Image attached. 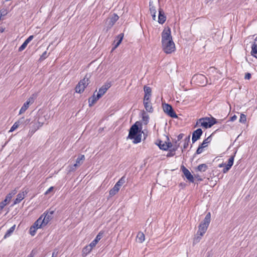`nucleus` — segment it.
Wrapping results in <instances>:
<instances>
[{
	"instance_id": "f257e3e1",
	"label": "nucleus",
	"mask_w": 257,
	"mask_h": 257,
	"mask_svg": "<svg viewBox=\"0 0 257 257\" xmlns=\"http://www.w3.org/2000/svg\"><path fill=\"white\" fill-rule=\"evenodd\" d=\"M162 48L166 54H171L175 50V45L173 40L162 43Z\"/></svg>"
},
{
	"instance_id": "f03ea898",
	"label": "nucleus",
	"mask_w": 257,
	"mask_h": 257,
	"mask_svg": "<svg viewBox=\"0 0 257 257\" xmlns=\"http://www.w3.org/2000/svg\"><path fill=\"white\" fill-rule=\"evenodd\" d=\"M89 84V79L85 77L83 79L81 80L75 87V91L77 93H81L83 92L85 88Z\"/></svg>"
},
{
	"instance_id": "7ed1b4c3",
	"label": "nucleus",
	"mask_w": 257,
	"mask_h": 257,
	"mask_svg": "<svg viewBox=\"0 0 257 257\" xmlns=\"http://www.w3.org/2000/svg\"><path fill=\"white\" fill-rule=\"evenodd\" d=\"M192 79L196 81L199 85L202 86L205 85L207 83V78L203 74H196L193 76Z\"/></svg>"
},
{
	"instance_id": "20e7f679",
	"label": "nucleus",
	"mask_w": 257,
	"mask_h": 257,
	"mask_svg": "<svg viewBox=\"0 0 257 257\" xmlns=\"http://www.w3.org/2000/svg\"><path fill=\"white\" fill-rule=\"evenodd\" d=\"M173 40L170 28H165L162 33V43Z\"/></svg>"
},
{
	"instance_id": "39448f33",
	"label": "nucleus",
	"mask_w": 257,
	"mask_h": 257,
	"mask_svg": "<svg viewBox=\"0 0 257 257\" xmlns=\"http://www.w3.org/2000/svg\"><path fill=\"white\" fill-rule=\"evenodd\" d=\"M119 17L116 14H113L112 16L107 19L105 22V25L107 29H110L118 20Z\"/></svg>"
},
{
	"instance_id": "423d86ee",
	"label": "nucleus",
	"mask_w": 257,
	"mask_h": 257,
	"mask_svg": "<svg viewBox=\"0 0 257 257\" xmlns=\"http://www.w3.org/2000/svg\"><path fill=\"white\" fill-rule=\"evenodd\" d=\"M163 109L164 112L170 117L172 118H177L178 117L171 105L165 104L163 106Z\"/></svg>"
},
{
	"instance_id": "0eeeda50",
	"label": "nucleus",
	"mask_w": 257,
	"mask_h": 257,
	"mask_svg": "<svg viewBox=\"0 0 257 257\" xmlns=\"http://www.w3.org/2000/svg\"><path fill=\"white\" fill-rule=\"evenodd\" d=\"M111 86L110 82H107L104 85H103L98 90L97 92V98H100L109 88Z\"/></svg>"
},
{
	"instance_id": "6e6552de",
	"label": "nucleus",
	"mask_w": 257,
	"mask_h": 257,
	"mask_svg": "<svg viewBox=\"0 0 257 257\" xmlns=\"http://www.w3.org/2000/svg\"><path fill=\"white\" fill-rule=\"evenodd\" d=\"M53 211L48 212H44L40 217H42V221L44 225H46L52 218Z\"/></svg>"
},
{
	"instance_id": "1a4fd4ad",
	"label": "nucleus",
	"mask_w": 257,
	"mask_h": 257,
	"mask_svg": "<svg viewBox=\"0 0 257 257\" xmlns=\"http://www.w3.org/2000/svg\"><path fill=\"white\" fill-rule=\"evenodd\" d=\"M44 118L43 117H39L37 122L35 123L31 128L30 132L31 133H34L44 124Z\"/></svg>"
},
{
	"instance_id": "9d476101",
	"label": "nucleus",
	"mask_w": 257,
	"mask_h": 257,
	"mask_svg": "<svg viewBox=\"0 0 257 257\" xmlns=\"http://www.w3.org/2000/svg\"><path fill=\"white\" fill-rule=\"evenodd\" d=\"M139 132V127L135 123L134 125L132 126V127L130 128L129 134L128 136V138L132 140L135 136L137 135H138Z\"/></svg>"
},
{
	"instance_id": "9b49d317",
	"label": "nucleus",
	"mask_w": 257,
	"mask_h": 257,
	"mask_svg": "<svg viewBox=\"0 0 257 257\" xmlns=\"http://www.w3.org/2000/svg\"><path fill=\"white\" fill-rule=\"evenodd\" d=\"M181 169L185 176L186 178L191 182H194V178L190 171L183 165L181 166Z\"/></svg>"
},
{
	"instance_id": "f8f14e48",
	"label": "nucleus",
	"mask_w": 257,
	"mask_h": 257,
	"mask_svg": "<svg viewBox=\"0 0 257 257\" xmlns=\"http://www.w3.org/2000/svg\"><path fill=\"white\" fill-rule=\"evenodd\" d=\"M202 133V131L201 128H198L193 132L192 137V141L193 143H194L199 139H200Z\"/></svg>"
},
{
	"instance_id": "ddd939ff",
	"label": "nucleus",
	"mask_w": 257,
	"mask_h": 257,
	"mask_svg": "<svg viewBox=\"0 0 257 257\" xmlns=\"http://www.w3.org/2000/svg\"><path fill=\"white\" fill-rule=\"evenodd\" d=\"M143 104L146 110L149 112L152 113L153 112V108L151 103V100H143Z\"/></svg>"
},
{
	"instance_id": "4468645a",
	"label": "nucleus",
	"mask_w": 257,
	"mask_h": 257,
	"mask_svg": "<svg viewBox=\"0 0 257 257\" xmlns=\"http://www.w3.org/2000/svg\"><path fill=\"white\" fill-rule=\"evenodd\" d=\"M27 194V191H25V192L23 191L22 192L19 193L18 194V195H17V198L14 201L13 205H15L16 204H17L20 203L21 202V201H22L24 199V198Z\"/></svg>"
},
{
	"instance_id": "2eb2a0df",
	"label": "nucleus",
	"mask_w": 257,
	"mask_h": 257,
	"mask_svg": "<svg viewBox=\"0 0 257 257\" xmlns=\"http://www.w3.org/2000/svg\"><path fill=\"white\" fill-rule=\"evenodd\" d=\"M209 117H205L200 118L199 120V123L200 124V126L204 127L206 128H210V123H209Z\"/></svg>"
},
{
	"instance_id": "dca6fc26",
	"label": "nucleus",
	"mask_w": 257,
	"mask_h": 257,
	"mask_svg": "<svg viewBox=\"0 0 257 257\" xmlns=\"http://www.w3.org/2000/svg\"><path fill=\"white\" fill-rule=\"evenodd\" d=\"M17 190L15 189L7 194L5 199L3 201L7 204H9L13 197L17 193Z\"/></svg>"
},
{
	"instance_id": "f3484780",
	"label": "nucleus",
	"mask_w": 257,
	"mask_h": 257,
	"mask_svg": "<svg viewBox=\"0 0 257 257\" xmlns=\"http://www.w3.org/2000/svg\"><path fill=\"white\" fill-rule=\"evenodd\" d=\"M166 20V17L163 10L160 9L159 10L158 23L161 24H164Z\"/></svg>"
},
{
	"instance_id": "a211bd4d",
	"label": "nucleus",
	"mask_w": 257,
	"mask_h": 257,
	"mask_svg": "<svg viewBox=\"0 0 257 257\" xmlns=\"http://www.w3.org/2000/svg\"><path fill=\"white\" fill-rule=\"evenodd\" d=\"M208 226L204 225L203 224H200L198 226V230L197 231L198 235L203 236L207 231Z\"/></svg>"
},
{
	"instance_id": "6ab92c4d",
	"label": "nucleus",
	"mask_w": 257,
	"mask_h": 257,
	"mask_svg": "<svg viewBox=\"0 0 257 257\" xmlns=\"http://www.w3.org/2000/svg\"><path fill=\"white\" fill-rule=\"evenodd\" d=\"M24 121V117L21 118L16 122L14 123V124L11 127L10 132H12L14 131L16 129H17L21 124L23 123Z\"/></svg>"
},
{
	"instance_id": "aec40b11",
	"label": "nucleus",
	"mask_w": 257,
	"mask_h": 257,
	"mask_svg": "<svg viewBox=\"0 0 257 257\" xmlns=\"http://www.w3.org/2000/svg\"><path fill=\"white\" fill-rule=\"evenodd\" d=\"M85 160V156L84 155H79L76 160V163L74 164V166L78 167L80 166L83 163Z\"/></svg>"
},
{
	"instance_id": "412c9836",
	"label": "nucleus",
	"mask_w": 257,
	"mask_h": 257,
	"mask_svg": "<svg viewBox=\"0 0 257 257\" xmlns=\"http://www.w3.org/2000/svg\"><path fill=\"white\" fill-rule=\"evenodd\" d=\"M211 221V213L208 212L205 216L204 219L203 221L200 223L201 224H203L204 225L209 226Z\"/></svg>"
},
{
	"instance_id": "4be33fe9",
	"label": "nucleus",
	"mask_w": 257,
	"mask_h": 257,
	"mask_svg": "<svg viewBox=\"0 0 257 257\" xmlns=\"http://www.w3.org/2000/svg\"><path fill=\"white\" fill-rule=\"evenodd\" d=\"M153 2L150 1L149 2L150 11L154 20H156V8L153 6Z\"/></svg>"
},
{
	"instance_id": "5701e85b",
	"label": "nucleus",
	"mask_w": 257,
	"mask_h": 257,
	"mask_svg": "<svg viewBox=\"0 0 257 257\" xmlns=\"http://www.w3.org/2000/svg\"><path fill=\"white\" fill-rule=\"evenodd\" d=\"M103 235V232L101 231L98 233L95 239L90 243L91 246L94 247L97 242L100 240L102 238Z\"/></svg>"
},
{
	"instance_id": "b1692460",
	"label": "nucleus",
	"mask_w": 257,
	"mask_h": 257,
	"mask_svg": "<svg viewBox=\"0 0 257 257\" xmlns=\"http://www.w3.org/2000/svg\"><path fill=\"white\" fill-rule=\"evenodd\" d=\"M45 226L42 221V217H40L33 225V228H40L42 226Z\"/></svg>"
},
{
	"instance_id": "393cba45",
	"label": "nucleus",
	"mask_w": 257,
	"mask_h": 257,
	"mask_svg": "<svg viewBox=\"0 0 257 257\" xmlns=\"http://www.w3.org/2000/svg\"><path fill=\"white\" fill-rule=\"evenodd\" d=\"M156 144L161 150L166 151L168 149V147L167 145L166 142H164L162 141L159 140L158 141V142L156 143Z\"/></svg>"
},
{
	"instance_id": "a878e982",
	"label": "nucleus",
	"mask_w": 257,
	"mask_h": 257,
	"mask_svg": "<svg viewBox=\"0 0 257 257\" xmlns=\"http://www.w3.org/2000/svg\"><path fill=\"white\" fill-rule=\"evenodd\" d=\"M250 54L253 57H256V54H257V43L256 42H254L251 45Z\"/></svg>"
},
{
	"instance_id": "bb28decb",
	"label": "nucleus",
	"mask_w": 257,
	"mask_h": 257,
	"mask_svg": "<svg viewBox=\"0 0 257 257\" xmlns=\"http://www.w3.org/2000/svg\"><path fill=\"white\" fill-rule=\"evenodd\" d=\"M120 187L115 184L114 187L109 191V195L110 196H113L115 195L119 190Z\"/></svg>"
},
{
	"instance_id": "cd10ccee",
	"label": "nucleus",
	"mask_w": 257,
	"mask_h": 257,
	"mask_svg": "<svg viewBox=\"0 0 257 257\" xmlns=\"http://www.w3.org/2000/svg\"><path fill=\"white\" fill-rule=\"evenodd\" d=\"M123 37V34L121 33L119 34L116 38V41H117V42L115 43L114 46V48H117L119 44L121 43Z\"/></svg>"
},
{
	"instance_id": "c85d7f7f",
	"label": "nucleus",
	"mask_w": 257,
	"mask_h": 257,
	"mask_svg": "<svg viewBox=\"0 0 257 257\" xmlns=\"http://www.w3.org/2000/svg\"><path fill=\"white\" fill-rule=\"evenodd\" d=\"M208 168V166L205 164H202L198 166L197 170L200 172H204Z\"/></svg>"
},
{
	"instance_id": "c756f323",
	"label": "nucleus",
	"mask_w": 257,
	"mask_h": 257,
	"mask_svg": "<svg viewBox=\"0 0 257 257\" xmlns=\"http://www.w3.org/2000/svg\"><path fill=\"white\" fill-rule=\"evenodd\" d=\"M16 227V225H14L13 226H12L10 229H9L6 232L4 238H6L11 235L12 233L14 231Z\"/></svg>"
},
{
	"instance_id": "7c9ffc66",
	"label": "nucleus",
	"mask_w": 257,
	"mask_h": 257,
	"mask_svg": "<svg viewBox=\"0 0 257 257\" xmlns=\"http://www.w3.org/2000/svg\"><path fill=\"white\" fill-rule=\"evenodd\" d=\"M142 116L143 121H144L145 124H147L149 120V115L145 111H143L142 113Z\"/></svg>"
},
{
	"instance_id": "2f4dec72",
	"label": "nucleus",
	"mask_w": 257,
	"mask_h": 257,
	"mask_svg": "<svg viewBox=\"0 0 257 257\" xmlns=\"http://www.w3.org/2000/svg\"><path fill=\"white\" fill-rule=\"evenodd\" d=\"M137 238L139 242L142 243L145 239V234L142 232H139L137 234Z\"/></svg>"
},
{
	"instance_id": "473e14b6",
	"label": "nucleus",
	"mask_w": 257,
	"mask_h": 257,
	"mask_svg": "<svg viewBox=\"0 0 257 257\" xmlns=\"http://www.w3.org/2000/svg\"><path fill=\"white\" fill-rule=\"evenodd\" d=\"M97 95L96 96L94 94L93 95L90 97L88 100L89 105L92 106L97 100L99 98H97Z\"/></svg>"
},
{
	"instance_id": "72a5a7b5",
	"label": "nucleus",
	"mask_w": 257,
	"mask_h": 257,
	"mask_svg": "<svg viewBox=\"0 0 257 257\" xmlns=\"http://www.w3.org/2000/svg\"><path fill=\"white\" fill-rule=\"evenodd\" d=\"M29 106V102H25L20 110L19 114L24 113Z\"/></svg>"
},
{
	"instance_id": "f704fd0d",
	"label": "nucleus",
	"mask_w": 257,
	"mask_h": 257,
	"mask_svg": "<svg viewBox=\"0 0 257 257\" xmlns=\"http://www.w3.org/2000/svg\"><path fill=\"white\" fill-rule=\"evenodd\" d=\"M190 136L189 135L188 137H186V138L184 140V144H183V149H186L189 145V143L190 142Z\"/></svg>"
},
{
	"instance_id": "c9c22d12",
	"label": "nucleus",
	"mask_w": 257,
	"mask_h": 257,
	"mask_svg": "<svg viewBox=\"0 0 257 257\" xmlns=\"http://www.w3.org/2000/svg\"><path fill=\"white\" fill-rule=\"evenodd\" d=\"M93 247V246H91V245H90V244H89V245H87L86 246H85L83 249V253H85V254H88V253H89L92 248Z\"/></svg>"
},
{
	"instance_id": "e433bc0d",
	"label": "nucleus",
	"mask_w": 257,
	"mask_h": 257,
	"mask_svg": "<svg viewBox=\"0 0 257 257\" xmlns=\"http://www.w3.org/2000/svg\"><path fill=\"white\" fill-rule=\"evenodd\" d=\"M211 136H210L207 138L205 139L200 145L203 147L204 148L207 147L208 144L211 141Z\"/></svg>"
},
{
	"instance_id": "4c0bfd02",
	"label": "nucleus",
	"mask_w": 257,
	"mask_h": 257,
	"mask_svg": "<svg viewBox=\"0 0 257 257\" xmlns=\"http://www.w3.org/2000/svg\"><path fill=\"white\" fill-rule=\"evenodd\" d=\"M145 95H152V89L150 87L145 86L144 87Z\"/></svg>"
},
{
	"instance_id": "58836bf2",
	"label": "nucleus",
	"mask_w": 257,
	"mask_h": 257,
	"mask_svg": "<svg viewBox=\"0 0 257 257\" xmlns=\"http://www.w3.org/2000/svg\"><path fill=\"white\" fill-rule=\"evenodd\" d=\"M133 143L135 144H138L141 141V135L140 134L137 135L134 137V138L133 139Z\"/></svg>"
},
{
	"instance_id": "ea45409f",
	"label": "nucleus",
	"mask_w": 257,
	"mask_h": 257,
	"mask_svg": "<svg viewBox=\"0 0 257 257\" xmlns=\"http://www.w3.org/2000/svg\"><path fill=\"white\" fill-rule=\"evenodd\" d=\"M202 236H201L200 235H198V232H197L196 236L194 237V238L193 239V244H195L198 243L200 241L201 237Z\"/></svg>"
},
{
	"instance_id": "a19ab883",
	"label": "nucleus",
	"mask_w": 257,
	"mask_h": 257,
	"mask_svg": "<svg viewBox=\"0 0 257 257\" xmlns=\"http://www.w3.org/2000/svg\"><path fill=\"white\" fill-rule=\"evenodd\" d=\"M125 181V178L124 176H122L116 183V184L120 188V187L124 183Z\"/></svg>"
},
{
	"instance_id": "79ce46f5",
	"label": "nucleus",
	"mask_w": 257,
	"mask_h": 257,
	"mask_svg": "<svg viewBox=\"0 0 257 257\" xmlns=\"http://www.w3.org/2000/svg\"><path fill=\"white\" fill-rule=\"evenodd\" d=\"M234 156H235V155L232 156L228 159V162H227V164H228V166L232 167V166L233 165V162H234Z\"/></svg>"
},
{
	"instance_id": "37998d69",
	"label": "nucleus",
	"mask_w": 257,
	"mask_h": 257,
	"mask_svg": "<svg viewBox=\"0 0 257 257\" xmlns=\"http://www.w3.org/2000/svg\"><path fill=\"white\" fill-rule=\"evenodd\" d=\"M246 120V115L243 113H241L240 116L239 122L241 123H245Z\"/></svg>"
},
{
	"instance_id": "c03bdc74",
	"label": "nucleus",
	"mask_w": 257,
	"mask_h": 257,
	"mask_svg": "<svg viewBox=\"0 0 257 257\" xmlns=\"http://www.w3.org/2000/svg\"><path fill=\"white\" fill-rule=\"evenodd\" d=\"M28 44V43L25 41L23 44L19 47V51L21 52L24 50L26 48Z\"/></svg>"
},
{
	"instance_id": "a18cd8bd",
	"label": "nucleus",
	"mask_w": 257,
	"mask_h": 257,
	"mask_svg": "<svg viewBox=\"0 0 257 257\" xmlns=\"http://www.w3.org/2000/svg\"><path fill=\"white\" fill-rule=\"evenodd\" d=\"M209 121L210 123V127L217 123L216 119L214 117L209 118Z\"/></svg>"
},
{
	"instance_id": "49530a36",
	"label": "nucleus",
	"mask_w": 257,
	"mask_h": 257,
	"mask_svg": "<svg viewBox=\"0 0 257 257\" xmlns=\"http://www.w3.org/2000/svg\"><path fill=\"white\" fill-rule=\"evenodd\" d=\"M203 148L204 147H202V146L200 145L198 149H197L196 150V154H200L201 153H202L203 151Z\"/></svg>"
},
{
	"instance_id": "de8ad7c7",
	"label": "nucleus",
	"mask_w": 257,
	"mask_h": 257,
	"mask_svg": "<svg viewBox=\"0 0 257 257\" xmlns=\"http://www.w3.org/2000/svg\"><path fill=\"white\" fill-rule=\"evenodd\" d=\"M38 229L37 228H33V226H32L30 227V233L31 235L34 236L36 232V230Z\"/></svg>"
},
{
	"instance_id": "09e8293b",
	"label": "nucleus",
	"mask_w": 257,
	"mask_h": 257,
	"mask_svg": "<svg viewBox=\"0 0 257 257\" xmlns=\"http://www.w3.org/2000/svg\"><path fill=\"white\" fill-rule=\"evenodd\" d=\"M76 168L77 167L76 166H74V164L71 166H69L68 167L69 169L68 171L69 172H74L76 170Z\"/></svg>"
},
{
	"instance_id": "8fccbe9b",
	"label": "nucleus",
	"mask_w": 257,
	"mask_h": 257,
	"mask_svg": "<svg viewBox=\"0 0 257 257\" xmlns=\"http://www.w3.org/2000/svg\"><path fill=\"white\" fill-rule=\"evenodd\" d=\"M179 146V145L177 144V142L176 141L175 145H174V147L171 149V151L175 153V152L178 149Z\"/></svg>"
},
{
	"instance_id": "3c124183",
	"label": "nucleus",
	"mask_w": 257,
	"mask_h": 257,
	"mask_svg": "<svg viewBox=\"0 0 257 257\" xmlns=\"http://www.w3.org/2000/svg\"><path fill=\"white\" fill-rule=\"evenodd\" d=\"M7 204L5 203L4 202L2 201L0 202V211H2L4 207L7 205Z\"/></svg>"
},
{
	"instance_id": "603ef678",
	"label": "nucleus",
	"mask_w": 257,
	"mask_h": 257,
	"mask_svg": "<svg viewBox=\"0 0 257 257\" xmlns=\"http://www.w3.org/2000/svg\"><path fill=\"white\" fill-rule=\"evenodd\" d=\"M152 95H144V100H151Z\"/></svg>"
},
{
	"instance_id": "864d4df0",
	"label": "nucleus",
	"mask_w": 257,
	"mask_h": 257,
	"mask_svg": "<svg viewBox=\"0 0 257 257\" xmlns=\"http://www.w3.org/2000/svg\"><path fill=\"white\" fill-rule=\"evenodd\" d=\"M54 189V187L53 186L52 187H50L45 193V195H47L48 194V193H49L50 192H51L52 191H53Z\"/></svg>"
},
{
	"instance_id": "5fc2aeb1",
	"label": "nucleus",
	"mask_w": 257,
	"mask_h": 257,
	"mask_svg": "<svg viewBox=\"0 0 257 257\" xmlns=\"http://www.w3.org/2000/svg\"><path fill=\"white\" fill-rule=\"evenodd\" d=\"M33 38L34 36L33 35L30 36L25 41L29 43L33 40Z\"/></svg>"
},
{
	"instance_id": "6e6d98bb",
	"label": "nucleus",
	"mask_w": 257,
	"mask_h": 257,
	"mask_svg": "<svg viewBox=\"0 0 257 257\" xmlns=\"http://www.w3.org/2000/svg\"><path fill=\"white\" fill-rule=\"evenodd\" d=\"M174 155H175V153L172 152L171 151V150H170V152L168 153V154L167 155V157H173Z\"/></svg>"
},
{
	"instance_id": "4d7b16f0",
	"label": "nucleus",
	"mask_w": 257,
	"mask_h": 257,
	"mask_svg": "<svg viewBox=\"0 0 257 257\" xmlns=\"http://www.w3.org/2000/svg\"><path fill=\"white\" fill-rule=\"evenodd\" d=\"M183 136H184L183 134H180L177 136V141H179L180 140H181L183 138Z\"/></svg>"
},
{
	"instance_id": "13d9d810",
	"label": "nucleus",
	"mask_w": 257,
	"mask_h": 257,
	"mask_svg": "<svg viewBox=\"0 0 257 257\" xmlns=\"http://www.w3.org/2000/svg\"><path fill=\"white\" fill-rule=\"evenodd\" d=\"M251 78V74L249 73H247L245 74L244 78L245 79H249Z\"/></svg>"
},
{
	"instance_id": "bf43d9fd",
	"label": "nucleus",
	"mask_w": 257,
	"mask_h": 257,
	"mask_svg": "<svg viewBox=\"0 0 257 257\" xmlns=\"http://www.w3.org/2000/svg\"><path fill=\"white\" fill-rule=\"evenodd\" d=\"M34 98L33 97H31L27 100L26 102H29V105L30 103H32L33 102H34Z\"/></svg>"
},
{
	"instance_id": "052dcab7",
	"label": "nucleus",
	"mask_w": 257,
	"mask_h": 257,
	"mask_svg": "<svg viewBox=\"0 0 257 257\" xmlns=\"http://www.w3.org/2000/svg\"><path fill=\"white\" fill-rule=\"evenodd\" d=\"M35 254V252L34 251V250H33L31 252V253H30V254L28 255V257H34Z\"/></svg>"
},
{
	"instance_id": "680f3d73",
	"label": "nucleus",
	"mask_w": 257,
	"mask_h": 257,
	"mask_svg": "<svg viewBox=\"0 0 257 257\" xmlns=\"http://www.w3.org/2000/svg\"><path fill=\"white\" fill-rule=\"evenodd\" d=\"M236 119H237V116H236V115H233V116L230 118V120H231V121H233L235 120Z\"/></svg>"
},
{
	"instance_id": "e2e57ef3",
	"label": "nucleus",
	"mask_w": 257,
	"mask_h": 257,
	"mask_svg": "<svg viewBox=\"0 0 257 257\" xmlns=\"http://www.w3.org/2000/svg\"><path fill=\"white\" fill-rule=\"evenodd\" d=\"M47 51H45L42 55L41 57H43L44 58H46L47 57Z\"/></svg>"
},
{
	"instance_id": "0e129e2a",
	"label": "nucleus",
	"mask_w": 257,
	"mask_h": 257,
	"mask_svg": "<svg viewBox=\"0 0 257 257\" xmlns=\"http://www.w3.org/2000/svg\"><path fill=\"white\" fill-rule=\"evenodd\" d=\"M229 171V169H228L226 167H224L222 170V172L223 173H226Z\"/></svg>"
},
{
	"instance_id": "69168bd1",
	"label": "nucleus",
	"mask_w": 257,
	"mask_h": 257,
	"mask_svg": "<svg viewBox=\"0 0 257 257\" xmlns=\"http://www.w3.org/2000/svg\"><path fill=\"white\" fill-rule=\"evenodd\" d=\"M167 146H168V149H169V148H171V147H172V143H170H170H167Z\"/></svg>"
},
{
	"instance_id": "338daca9",
	"label": "nucleus",
	"mask_w": 257,
	"mask_h": 257,
	"mask_svg": "<svg viewBox=\"0 0 257 257\" xmlns=\"http://www.w3.org/2000/svg\"><path fill=\"white\" fill-rule=\"evenodd\" d=\"M224 167H226L229 170L231 167L228 166L227 164H225V165H224Z\"/></svg>"
},
{
	"instance_id": "774afa93",
	"label": "nucleus",
	"mask_w": 257,
	"mask_h": 257,
	"mask_svg": "<svg viewBox=\"0 0 257 257\" xmlns=\"http://www.w3.org/2000/svg\"><path fill=\"white\" fill-rule=\"evenodd\" d=\"M224 165H225V164H221L219 165V167L221 168L223 167H224Z\"/></svg>"
}]
</instances>
